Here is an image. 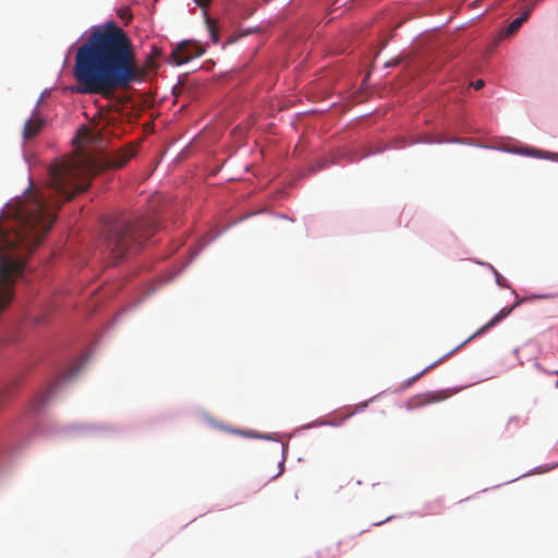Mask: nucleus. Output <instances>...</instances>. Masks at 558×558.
Returning a JSON list of instances; mask_svg holds the SVG:
<instances>
[{"label": "nucleus", "instance_id": "nucleus-1", "mask_svg": "<svg viewBox=\"0 0 558 558\" xmlns=\"http://www.w3.org/2000/svg\"><path fill=\"white\" fill-rule=\"evenodd\" d=\"M93 175L94 169L88 160H56L49 168L48 194L29 193L12 209L14 218L11 225L0 227V313L12 301L13 284L24 269L23 257L11 252L23 248L32 253L49 232L62 203L86 191Z\"/></svg>", "mask_w": 558, "mask_h": 558}, {"label": "nucleus", "instance_id": "nucleus-2", "mask_svg": "<svg viewBox=\"0 0 558 558\" xmlns=\"http://www.w3.org/2000/svg\"><path fill=\"white\" fill-rule=\"evenodd\" d=\"M73 75L81 94L110 96L144 76L134 45L114 21L93 28L75 54Z\"/></svg>", "mask_w": 558, "mask_h": 558}, {"label": "nucleus", "instance_id": "nucleus-3", "mask_svg": "<svg viewBox=\"0 0 558 558\" xmlns=\"http://www.w3.org/2000/svg\"><path fill=\"white\" fill-rule=\"evenodd\" d=\"M156 222L151 218L118 217L105 222L101 242L113 259L120 260L134 250L142 240L148 239Z\"/></svg>", "mask_w": 558, "mask_h": 558}, {"label": "nucleus", "instance_id": "nucleus-4", "mask_svg": "<svg viewBox=\"0 0 558 558\" xmlns=\"http://www.w3.org/2000/svg\"><path fill=\"white\" fill-rule=\"evenodd\" d=\"M205 49L196 43L182 41L168 57V62L173 65H182L194 58L201 57Z\"/></svg>", "mask_w": 558, "mask_h": 558}, {"label": "nucleus", "instance_id": "nucleus-5", "mask_svg": "<svg viewBox=\"0 0 558 558\" xmlns=\"http://www.w3.org/2000/svg\"><path fill=\"white\" fill-rule=\"evenodd\" d=\"M515 305L504 307L499 311L492 319H489L484 326H482L477 331H475L473 335H471L465 341H463L460 345L456 348V350L462 348L464 344L470 342L471 340L477 338L478 336L483 335L497 324H499L504 318H506L510 313L513 311Z\"/></svg>", "mask_w": 558, "mask_h": 558}, {"label": "nucleus", "instance_id": "nucleus-6", "mask_svg": "<svg viewBox=\"0 0 558 558\" xmlns=\"http://www.w3.org/2000/svg\"><path fill=\"white\" fill-rule=\"evenodd\" d=\"M135 155L134 147H125L107 157L106 166L111 169H121Z\"/></svg>", "mask_w": 558, "mask_h": 558}, {"label": "nucleus", "instance_id": "nucleus-7", "mask_svg": "<svg viewBox=\"0 0 558 558\" xmlns=\"http://www.w3.org/2000/svg\"><path fill=\"white\" fill-rule=\"evenodd\" d=\"M44 120L39 117H35L26 121L23 129V137L25 140L34 138L43 129Z\"/></svg>", "mask_w": 558, "mask_h": 558}, {"label": "nucleus", "instance_id": "nucleus-8", "mask_svg": "<svg viewBox=\"0 0 558 558\" xmlns=\"http://www.w3.org/2000/svg\"><path fill=\"white\" fill-rule=\"evenodd\" d=\"M206 25H207V29L209 32L213 43L217 44L219 41V32H218L217 22L213 19L207 17Z\"/></svg>", "mask_w": 558, "mask_h": 558}, {"label": "nucleus", "instance_id": "nucleus-9", "mask_svg": "<svg viewBox=\"0 0 558 558\" xmlns=\"http://www.w3.org/2000/svg\"><path fill=\"white\" fill-rule=\"evenodd\" d=\"M440 398L437 397L435 393H427L424 396L416 397L412 402L414 407L424 405L430 402L439 401Z\"/></svg>", "mask_w": 558, "mask_h": 558}, {"label": "nucleus", "instance_id": "nucleus-10", "mask_svg": "<svg viewBox=\"0 0 558 558\" xmlns=\"http://www.w3.org/2000/svg\"><path fill=\"white\" fill-rule=\"evenodd\" d=\"M161 56V51L160 49H158L157 47H154L151 52L149 53V56L147 57L146 59V65L147 68L149 69H157L158 68V64H157V58H159Z\"/></svg>", "mask_w": 558, "mask_h": 558}, {"label": "nucleus", "instance_id": "nucleus-11", "mask_svg": "<svg viewBox=\"0 0 558 558\" xmlns=\"http://www.w3.org/2000/svg\"><path fill=\"white\" fill-rule=\"evenodd\" d=\"M521 26H522V23L518 19H514L507 27L506 34L511 35V34L515 33Z\"/></svg>", "mask_w": 558, "mask_h": 558}, {"label": "nucleus", "instance_id": "nucleus-12", "mask_svg": "<svg viewBox=\"0 0 558 558\" xmlns=\"http://www.w3.org/2000/svg\"><path fill=\"white\" fill-rule=\"evenodd\" d=\"M530 13H531V10H526L517 19L523 24L530 17Z\"/></svg>", "mask_w": 558, "mask_h": 558}, {"label": "nucleus", "instance_id": "nucleus-13", "mask_svg": "<svg viewBox=\"0 0 558 558\" xmlns=\"http://www.w3.org/2000/svg\"><path fill=\"white\" fill-rule=\"evenodd\" d=\"M530 13H531V10H526L517 19L523 24L530 17Z\"/></svg>", "mask_w": 558, "mask_h": 558}, {"label": "nucleus", "instance_id": "nucleus-14", "mask_svg": "<svg viewBox=\"0 0 558 558\" xmlns=\"http://www.w3.org/2000/svg\"><path fill=\"white\" fill-rule=\"evenodd\" d=\"M351 415H352V413H350V414H348V415H345V416L341 417L339 421H335V420H332L329 424H330V425H332V426H338V425H340L341 423H343V422L345 421V418H348V417H349V416H351Z\"/></svg>", "mask_w": 558, "mask_h": 558}, {"label": "nucleus", "instance_id": "nucleus-15", "mask_svg": "<svg viewBox=\"0 0 558 558\" xmlns=\"http://www.w3.org/2000/svg\"><path fill=\"white\" fill-rule=\"evenodd\" d=\"M485 85V82L483 80H477L476 82L473 83V86L476 90L483 88Z\"/></svg>", "mask_w": 558, "mask_h": 558}, {"label": "nucleus", "instance_id": "nucleus-16", "mask_svg": "<svg viewBox=\"0 0 558 558\" xmlns=\"http://www.w3.org/2000/svg\"><path fill=\"white\" fill-rule=\"evenodd\" d=\"M120 16H121L122 19L130 20V19L132 17V14L129 12V10H128V9H125V10H122V11L120 12Z\"/></svg>", "mask_w": 558, "mask_h": 558}, {"label": "nucleus", "instance_id": "nucleus-17", "mask_svg": "<svg viewBox=\"0 0 558 558\" xmlns=\"http://www.w3.org/2000/svg\"><path fill=\"white\" fill-rule=\"evenodd\" d=\"M80 367H81V366H77V367L73 368L72 371H70V373H69V374H66V375H65V377H66V378H72V377H74V376L78 373Z\"/></svg>", "mask_w": 558, "mask_h": 558}, {"label": "nucleus", "instance_id": "nucleus-18", "mask_svg": "<svg viewBox=\"0 0 558 558\" xmlns=\"http://www.w3.org/2000/svg\"><path fill=\"white\" fill-rule=\"evenodd\" d=\"M198 7L205 8L209 4L210 0H194Z\"/></svg>", "mask_w": 558, "mask_h": 558}, {"label": "nucleus", "instance_id": "nucleus-19", "mask_svg": "<svg viewBox=\"0 0 558 558\" xmlns=\"http://www.w3.org/2000/svg\"><path fill=\"white\" fill-rule=\"evenodd\" d=\"M430 368V366L426 367L424 371H422L420 374H417L414 379L420 378L425 372H427Z\"/></svg>", "mask_w": 558, "mask_h": 558}, {"label": "nucleus", "instance_id": "nucleus-20", "mask_svg": "<svg viewBox=\"0 0 558 558\" xmlns=\"http://www.w3.org/2000/svg\"><path fill=\"white\" fill-rule=\"evenodd\" d=\"M529 155H532V156H537L538 154L535 151V153H527Z\"/></svg>", "mask_w": 558, "mask_h": 558}]
</instances>
